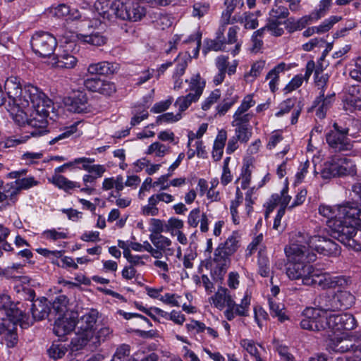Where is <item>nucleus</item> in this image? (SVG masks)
Returning a JSON list of instances; mask_svg holds the SVG:
<instances>
[{
    "label": "nucleus",
    "instance_id": "1",
    "mask_svg": "<svg viewBox=\"0 0 361 361\" xmlns=\"http://www.w3.org/2000/svg\"><path fill=\"white\" fill-rule=\"evenodd\" d=\"M9 98L8 111L13 120L18 126L30 128L23 136L11 139L13 145L25 142L30 136L39 137L47 134L49 109L51 101L37 87L32 85L21 87L20 79L16 77L8 78L4 85Z\"/></svg>",
    "mask_w": 361,
    "mask_h": 361
},
{
    "label": "nucleus",
    "instance_id": "2",
    "mask_svg": "<svg viewBox=\"0 0 361 361\" xmlns=\"http://www.w3.org/2000/svg\"><path fill=\"white\" fill-rule=\"evenodd\" d=\"M286 252L290 262L286 268V274L291 280L301 279L303 285L316 286L322 289L345 287L347 279L343 276H331L324 273L320 274L310 263L314 262L317 255L307 249L305 245L293 243Z\"/></svg>",
    "mask_w": 361,
    "mask_h": 361
},
{
    "label": "nucleus",
    "instance_id": "3",
    "mask_svg": "<svg viewBox=\"0 0 361 361\" xmlns=\"http://www.w3.org/2000/svg\"><path fill=\"white\" fill-rule=\"evenodd\" d=\"M95 16L102 19L94 18L90 21V27H98L107 21H111L115 18L121 20L138 21L146 15V8L140 3L133 0H116L112 3L109 1H98L94 4Z\"/></svg>",
    "mask_w": 361,
    "mask_h": 361
},
{
    "label": "nucleus",
    "instance_id": "4",
    "mask_svg": "<svg viewBox=\"0 0 361 361\" xmlns=\"http://www.w3.org/2000/svg\"><path fill=\"white\" fill-rule=\"evenodd\" d=\"M303 319L300 326L303 329L313 331H326L336 334L343 330H352L357 326L355 317L349 313L322 316L319 312L313 308H306L303 311Z\"/></svg>",
    "mask_w": 361,
    "mask_h": 361
},
{
    "label": "nucleus",
    "instance_id": "5",
    "mask_svg": "<svg viewBox=\"0 0 361 361\" xmlns=\"http://www.w3.org/2000/svg\"><path fill=\"white\" fill-rule=\"evenodd\" d=\"M356 171V165L352 159L334 155L324 164L320 176L328 180L336 176H353Z\"/></svg>",
    "mask_w": 361,
    "mask_h": 361
},
{
    "label": "nucleus",
    "instance_id": "6",
    "mask_svg": "<svg viewBox=\"0 0 361 361\" xmlns=\"http://www.w3.org/2000/svg\"><path fill=\"white\" fill-rule=\"evenodd\" d=\"M297 240L299 244H306L307 249L310 252L316 251L319 254L328 257H336L340 255L339 245L331 238L320 234L312 236L301 235Z\"/></svg>",
    "mask_w": 361,
    "mask_h": 361
},
{
    "label": "nucleus",
    "instance_id": "7",
    "mask_svg": "<svg viewBox=\"0 0 361 361\" xmlns=\"http://www.w3.org/2000/svg\"><path fill=\"white\" fill-rule=\"evenodd\" d=\"M288 8L283 5V0H276L271 9L269 11L267 20V27L271 35L280 37L284 33L281 27L283 22L288 17Z\"/></svg>",
    "mask_w": 361,
    "mask_h": 361
},
{
    "label": "nucleus",
    "instance_id": "8",
    "mask_svg": "<svg viewBox=\"0 0 361 361\" xmlns=\"http://www.w3.org/2000/svg\"><path fill=\"white\" fill-rule=\"evenodd\" d=\"M33 51L41 57L50 56L56 47V38L48 32L35 33L30 41Z\"/></svg>",
    "mask_w": 361,
    "mask_h": 361
},
{
    "label": "nucleus",
    "instance_id": "9",
    "mask_svg": "<svg viewBox=\"0 0 361 361\" xmlns=\"http://www.w3.org/2000/svg\"><path fill=\"white\" fill-rule=\"evenodd\" d=\"M331 130L326 135V139L329 147L334 152H345L350 150L353 147L350 139L347 137L348 129H341L336 123L333 125Z\"/></svg>",
    "mask_w": 361,
    "mask_h": 361
},
{
    "label": "nucleus",
    "instance_id": "10",
    "mask_svg": "<svg viewBox=\"0 0 361 361\" xmlns=\"http://www.w3.org/2000/svg\"><path fill=\"white\" fill-rule=\"evenodd\" d=\"M329 228L331 230L332 235L341 243L346 242L350 237H355L357 234L355 225L346 220L330 221Z\"/></svg>",
    "mask_w": 361,
    "mask_h": 361
},
{
    "label": "nucleus",
    "instance_id": "11",
    "mask_svg": "<svg viewBox=\"0 0 361 361\" xmlns=\"http://www.w3.org/2000/svg\"><path fill=\"white\" fill-rule=\"evenodd\" d=\"M222 247V246L217 247L215 249L210 263L212 273L219 279L223 277L231 264V255L224 251Z\"/></svg>",
    "mask_w": 361,
    "mask_h": 361
},
{
    "label": "nucleus",
    "instance_id": "12",
    "mask_svg": "<svg viewBox=\"0 0 361 361\" xmlns=\"http://www.w3.org/2000/svg\"><path fill=\"white\" fill-rule=\"evenodd\" d=\"M64 104L69 111L82 114L90 111L87 94L83 91H75L64 99Z\"/></svg>",
    "mask_w": 361,
    "mask_h": 361
},
{
    "label": "nucleus",
    "instance_id": "13",
    "mask_svg": "<svg viewBox=\"0 0 361 361\" xmlns=\"http://www.w3.org/2000/svg\"><path fill=\"white\" fill-rule=\"evenodd\" d=\"M238 61L233 60L231 63L228 61V57L221 55L215 60V66L218 70V73L214 75L213 82L215 85H219L224 80L226 73L229 75H233L236 72Z\"/></svg>",
    "mask_w": 361,
    "mask_h": 361
},
{
    "label": "nucleus",
    "instance_id": "14",
    "mask_svg": "<svg viewBox=\"0 0 361 361\" xmlns=\"http://www.w3.org/2000/svg\"><path fill=\"white\" fill-rule=\"evenodd\" d=\"M28 298L27 300L31 302V313L32 317V323L35 320H42L47 317L50 312V307L47 300L44 298L37 299L33 302L35 293L32 289L26 290Z\"/></svg>",
    "mask_w": 361,
    "mask_h": 361
},
{
    "label": "nucleus",
    "instance_id": "15",
    "mask_svg": "<svg viewBox=\"0 0 361 361\" xmlns=\"http://www.w3.org/2000/svg\"><path fill=\"white\" fill-rule=\"evenodd\" d=\"M360 334L357 336L350 338H336L331 339L328 343V348L330 350L336 353H343L352 350L360 349L361 346Z\"/></svg>",
    "mask_w": 361,
    "mask_h": 361
},
{
    "label": "nucleus",
    "instance_id": "16",
    "mask_svg": "<svg viewBox=\"0 0 361 361\" xmlns=\"http://www.w3.org/2000/svg\"><path fill=\"white\" fill-rule=\"evenodd\" d=\"M344 110L353 112L361 109V86L351 85L342 98Z\"/></svg>",
    "mask_w": 361,
    "mask_h": 361
},
{
    "label": "nucleus",
    "instance_id": "17",
    "mask_svg": "<svg viewBox=\"0 0 361 361\" xmlns=\"http://www.w3.org/2000/svg\"><path fill=\"white\" fill-rule=\"evenodd\" d=\"M251 303V295L246 292L243 298L240 300V302H236L231 306L226 307V310L224 314L228 321L234 319L235 316L245 317L249 315L250 306Z\"/></svg>",
    "mask_w": 361,
    "mask_h": 361
},
{
    "label": "nucleus",
    "instance_id": "18",
    "mask_svg": "<svg viewBox=\"0 0 361 361\" xmlns=\"http://www.w3.org/2000/svg\"><path fill=\"white\" fill-rule=\"evenodd\" d=\"M6 314L14 324H19L22 328H27L32 324V319L25 313L24 305L22 302L13 303Z\"/></svg>",
    "mask_w": 361,
    "mask_h": 361
},
{
    "label": "nucleus",
    "instance_id": "19",
    "mask_svg": "<svg viewBox=\"0 0 361 361\" xmlns=\"http://www.w3.org/2000/svg\"><path fill=\"white\" fill-rule=\"evenodd\" d=\"M76 326L74 314L68 316L59 317L54 323V333L58 337L63 338L70 334Z\"/></svg>",
    "mask_w": 361,
    "mask_h": 361
},
{
    "label": "nucleus",
    "instance_id": "20",
    "mask_svg": "<svg viewBox=\"0 0 361 361\" xmlns=\"http://www.w3.org/2000/svg\"><path fill=\"white\" fill-rule=\"evenodd\" d=\"M335 96L334 92L329 94L326 96H325L324 94H323L322 96H321V94H318L312 105V108L315 109V114L317 118L320 119L325 118L328 109L335 101Z\"/></svg>",
    "mask_w": 361,
    "mask_h": 361
},
{
    "label": "nucleus",
    "instance_id": "21",
    "mask_svg": "<svg viewBox=\"0 0 361 361\" xmlns=\"http://www.w3.org/2000/svg\"><path fill=\"white\" fill-rule=\"evenodd\" d=\"M209 302L219 310L235 303L228 288L219 287L217 291L209 298Z\"/></svg>",
    "mask_w": 361,
    "mask_h": 361
},
{
    "label": "nucleus",
    "instance_id": "22",
    "mask_svg": "<svg viewBox=\"0 0 361 361\" xmlns=\"http://www.w3.org/2000/svg\"><path fill=\"white\" fill-rule=\"evenodd\" d=\"M314 304L317 307L312 308L318 310L322 316L328 315L327 312L338 310L337 305L338 303H336L335 295H319L315 298Z\"/></svg>",
    "mask_w": 361,
    "mask_h": 361
},
{
    "label": "nucleus",
    "instance_id": "23",
    "mask_svg": "<svg viewBox=\"0 0 361 361\" xmlns=\"http://www.w3.org/2000/svg\"><path fill=\"white\" fill-rule=\"evenodd\" d=\"M340 219L355 225L361 221V208L355 203L340 205Z\"/></svg>",
    "mask_w": 361,
    "mask_h": 361
},
{
    "label": "nucleus",
    "instance_id": "24",
    "mask_svg": "<svg viewBox=\"0 0 361 361\" xmlns=\"http://www.w3.org/2000/svg\"><path fill=\"white\" fill-rule=\"evenodd\" d=\"M119 68L116 63L102 61L97 63H92L88 66L87 71L92 75H111L116 73Z\"/></svg>",
    "mask_w": 361,
    "mask_h": 361
},
{
    "label": "nucleus",
    "instance_id": "25",
    "mask_svg": "<svg viewBox=\"0 0 361 361\" xmlns=\"http://www.w3.org/2000/svg\"><path fill=\"white\" fill-rule=\"evenodd\" d=\"M53 60L54 61L53 65L58 68H73L78 62L76 57L68 53L67 49H63L57 54Z\"/></svg>",
    "mask_w": 361,
    "mask_h": 361
},
{
    "label": "nucleus",
    "instance_id": "26",
    "mask_svg": "<svg viewBox=\"0 0 361 361\" xmlns=\"http://www.w3.org/2000/svg\"><path fill=\"white\" fill-rule=\"evenodd\" d=\"M94 331H84L78 329V332L72 338L71 344L75 350H79L87 345L92 340L94 339Z\"/></svg>",
    "mask_w": 361,
    "mask_h": 361
},
{
    "label": "nucleus",
    "instance_id": "27",
    "mask_svg": "<svg viewBox=\"0 0 361 361\" xmlns=\"http://www.w3.org/2000/svg\"><path fill=\"white\" fill-rule=\"evenodd\" d=\"M98 317V312L95 310H90L85 313L81 318L76 322L78 329L84 331H94L93 328L96 324Z\"/></svg>",
    "mask_w": 361,
    "mask_h": 361
},
{
    "label": "nucleus",
    "instance_id": "28",
    "mask_svg": "<svg viewBox=\"0 0 361 361\" xmlns=\"http://www.w3.org/2000/svg\"><path fill=\"white\" fill-rule=\"evenodd\" d=\"M49 181L59 189L63 190L66 192L75 188H79L80 185L79 183L68 180L65 176L60 174H54Z\"/></svg>",
    "mask_w": 361,
    "mask_h": 361
},
{
    "label": "nucleus",
    "instance_id": "29",
    "mask_svg": "<svg viewBox=\"0 0 361 361\" xmlns=\"http://www.w3.org/2000/svg\"><path fill=\"white\" fill-rule=\"evenodd\" d=\"M25 173V171H14L11 173L12 178H16V180L14 182L20 191L21 190H28L34 186L37 185L39 183L33 176H27L23 178H20V175H23Z\"/></svg>",
    "mask_w": 361,
    "mask_h": 361
},
{
    "label": "nucleus",
    "instance_id": "30",
    "mask_svg": "<svg viewBox=\"0 0 361 361\" xmlns=\"http://www.w3.org/2000/svg\"><path fill=\"white\" fill-rule=\"evenodd\" d=\"M319 214L326 219V224L329 227L330 221H339L340 219V205L330 206L327 204H320L318 208Z\"/></svg>",
    "mask_w": 361,
    "mask_h": 361
},
{
    "label": "nucleus",
    "instance_id": "31",
    "mask_svg": "<svg viewBox=\"0 0 361 361\" xmlns=\"http://www.w3.org/2000/svg\"><path fill=\"white\" fill-rule=\"evenodd\" d=\"M226 139V131L224 129L219 130L213 145L212 157L214 161L221 159Z\"/></svg>",
    "mask_w": 361,
    "mask_h": 361
},
{
    "label": "nucleus",
    "instance_id": "32",
    "mask_svg": "<svg viewBox=\"0 0 361 361\" xmlns=\"http://www.w3.org/2000/svg\"><path fill=\"white\" fill-rule=\"evenodd\" d=\"M51 13L56 18H65L66 20H75L79 18L78 11L76 10H71L66 4H59L57 6L51 7Z\"/></svg>",
    "mask_w": 361,
    "mask_h": 361
},
{
    "label": "nucleus",
    "instance_id": "33",
    "mask_svg": "<svg viewBox=\"0 0 361 361\" xmlns=\"http://www.w3.org/2000/svg\"><path fill=\"white\" fill-rule=\"evenodd\" d=\"M191 61V56L188 52L180 53L174 59L176 67L173 74V78H180L185 71L188 63Z\"/></svg>",
    "mask_w": 361,
    "mask_h": 361
},
{
    "label": "nucleus",
    "instance_id": "34",
    "mask_svg": "<svg viewBox=\"0 0 361 361\" xmlns=\"http://www.w3.org/2000/svg\"><path fill=\"white\" fill-rule=\"evenodd\" d=\"M149 239L152 244L159 250L165 252L166 255H172L173 249L170 248L171 240L162 235L150 234Z\"/></svg>",
    "mask_w": 361,
    "mask_h": 361
},
{
    "label": "nucleus",
    "instance_id": "35",
    "mask_svg": "<svg viewBox=\"0 0 361 361\" xmlns=\"http://www.w3.org/2000/svg\"><path fill=\"white\" fill-rule=\"evenodd\" d=\"M287 65L281 62L272 68L267 75L266 79L270 80L269 85L271 91L274 92L277 89L279 74L286 69Z\"/></svg>",
    "mask_w": 361,
    "mask_h": 361
},
{
    "label": "nucleus",
    "instance_id": "36",
    "mask_svg": "<svg viewBox=\"0 0 361 361\" xmlns=\"http://www.w3.org/2000/svg\"><path fill=\"white\" fill-rule=\"evenodd\" d=\"M185 82L189 83L190 93L200 99L205 87V81L200 75L195 74L191 77L190 80H186Z\"/></svg>",
    "mask_w": 361,
    "mask_h": 361
},
{
    "label": "nucleus",
    "instance_id": "37",
    "mask_svg": "<svg viewBox=\"0 0 361 361\" xmlns=\"http://www.w3.org/2000/svg\"><path fill=\"white\" fill-rule=\"evenodd\" d=\"M72 38H77L78 40L94 45V46H102L106 42V38L99 34V32L92 33L88 35L82 34H71Z\"/></svg>",
    "mask_w": 361,
    "mask_h": 361
},
{
    "label": "nucleus",
    "instance_id": "38",
    "mask_svg": "<svg viewBox=\"0 0 361 361\" xmlns=\"http://www.w3.org/2000/svg\"><path fill=\"white\" fill-rule=\"evenodd\" d=\"M80 123V121H77L69 126L65 127L61 130V133L52 137L49 141V144L52 145L56 143H63L65 140L69 138L73 134L76 133L77 127Z\"/></svg>",
    "mask_w": 361,
    "mask_h": 361
},
{
    "label": "nucleus",
    "instance_id": "39",
    "mask_svg": "<svg viewBox=\"0 0 361 361\" xmlns=\"http://www.w3.org/2000/svg\"><path fill=\"white\" fill-rule=\"evenodd\" d=\"M336 301L338 310L343 308H348L352 306L355 302V297L350 292L347 290H340L335 294Z\"/></svg>",
    "mask_w": 361,
    "mask_h": 361
},
{
    "label": "nucleus",
    "instance_id": "40",
    "mask_svg": "<svg viewBox=\"0 0 361 361\" xmlns=\"http://www.w3.org/2000/svg\"><path fill=\"white\" fill-rule=\"evenodd\" d=\"M258 273L262 277H269L271 274L269 258L263 249L258 252Z\"/></svg>",
    "mask_w": 361,
    "mask_h": 361
},
{
    "label": "nucleus",
    "instance_id": "41",
    "mask_svg": "<svg viewBox=\"0 0 361 361\" xmlns=\"http://www.w3.org/2000/svg\"><path fill=\"white\" fill-rule=\"evenodd\" d=\"M68 299L64 295H59L52 303V308L59 314V317L68 316Z\"/></svg>",
    "mask_w": 361,
    "mask_h": 361
},
{
    "label": "nucleus",
    "instance_id": "42",
    "mask_svg": "<svg viewBox=\"0 0 361 361\" xmlns=\"http://www.w3.org/2000/svg\"><path fill=\"white\" fill-rule=\"evenodd\" d=\"M253 114L237 109L233 116L232 126L244 125L250 126V121L253 117Z\"/></svg>",
    "mask_w": 361,
    "mask_h": 361
},
{
    "label": "nucleus",
    "instance_id": "43",
    "mask_svg": "<svg viewBox=\"0 0 361 361\" xmlns=\"http://www.w3.org/2000/svg\"><path fill=\"white\" fill-rule=\"evenodd\" d=\"M238 237L237 233L233 232L228 237L225 242L219 244L218 247L226 251L231 256L237 251L238 247Z\"/></svg>",
    "mask_w": 361,
    "mask_h": 361
},
{
    "label": "nucleus",
    "instance_id": "44",
    "mask_svg": "<svg viewBox=\"0 0 361 361\" xmlns=\"http://www.w3.org/2000/svg\"><path fill=\"white\" fill-rule=\"evenodd\" d=\"M271 314L272 317H276L281 322L288 319V316L283 312V305L276 302L274 299L268 300Z\"/></svg>",
    "mask_w": 361,
    "mask_h": 361
},
{
    "label": "nucleus",
    "instance_id": "45",
    "mask_svg": "<svg viewBox=\"0 0 361 361\" xmlns=\"http://www.w3.org/2000/svg\"><path fill=\"white\" fill-rule=\"evenodd\" d=\"M235 128V136L240 142L246 143L252 137V127L250 126L237 125Z\"/></svg>",
    "mask_w": 361,
    "mask_h": 361
},
{
    "label": "nucleus",
    "instance_id": "46",
    "mask_svg": "<svg viewBox=\"0 0 361 361\" xmlns=\"http://www.w3.org/2000/svg\"><path fill=\"white\" fill-rule=\"evenodd\" d=\"M199 98L188 93L185 96L178 97L174 105L178 109L179 113L185 111L193 102L198 101Z\"/></svg>",
    "mask_w": 361,
    "mask_h": 361
},
{
    "label": "nucleus",
    "instance_id": "47",
    "mask_svg": "<svg viewBox=\"0 0 361 361\" xmlns=\"http://www.w3.org/2000/svg\"><path fill=\"white\" fill-rule=\"evenodd\" d=\"M329 79V74L323 73L322 71H315L314 83L317 90L319 91L318 94H321V96H322L323 94L325 93Z\"/></svg>",
    "mask_w": 361,
    "mask_h": 361
},
{
    "label": "nucleus",
    "instance_id": "48",
    "mask_svg": "<svg viewBox=\"0 0 361 361\" xmlns=\"http://www.w3.org/2000/svg\"><path fill=\"white\" fill-rule=\"evenodd\" d=\"M238 30L239 27L238 26L231 27L227 33V39L226 40L225 39L226 44H231L235 43V48L231 51V54L234 56L239 53L241 47V42H238L237 39Z\"/></svg>",
    "mask_w": 361,
    "mask_h": 361
},
{
    "label": "nucleus",
    "instance_id": "49",
    "mask_svg": "<svg viewBox=\"0 0 361 361\" xmlns=\"http://www.w3.org/2000/svg\"><path fill=\"white\" fill-rule=\"evenodd\" d=\"M170 147L159 142L152 143L146 151L147 154H154L157 157H163L169 152Z\"/></svg>",
    "mask_w": 361,
    "mask_h": 361
},
{
    "label": "nucleus",
    "instance_id": "50",
    "mask_svg": "<svg viewBox=\"0 0 361 361\" xmlns=\"http://www.w3.org/2000/svg\"><path fill=\"white\" fill-rule=\"evenodd\" d=\"M240 346L255 358V361H258V358H262L257 347V343L251 339L244 338L240 341Z\"/></svg>",
    "mask_w": 361,
    "mask_h": 361
},
{
    "label": "nucleus",
    "instance_id": "51",
    "mask_svg": "<svg viewBox=\"0 0 361 361\" xmlns=\"http://www.w3.org/2000/svg\"><path fill=\"white\" fill-rule=\"evenodd\" d=\"M237 0H225L224 4L226 9L223 11L221 21L224 25H228L231 23V17L236 6Z\"/></svg>",
    "mask_w": 361,
    "mask_h": 361
},
{
    "label": "nucleus",
    "instance_id": "52",
    "mask_svg": "<svg viewBox=\"0 0 361 361\" xmlns=\"http://www.w3.org/2000/svg\"><path fill=\"white\" fill-rule=\"evenodd\" d=\"M209 8L210 5L207 2H195L192 6V16L200 19L208 13Z\"/></svg>",
    "mask_w": 361,
    "mask_h": 361
},
{
    "label": "nucleus",
    "instance_id": "53",
    "mask_svg": "<svg viewBox=\"0 0 361 361\" xmlns=\"http://www.w3.org/2000/svg\"><path fill=\"white\" fill-rule=\"evenodd\" d=\"M154 20L155 26L161 30H165L171 26L173 21L171 18L167 14L161 12L156 13Z\"/></svg>",
    "mask_w": 361,
    "mask_h": 361
},
{
    "label": "nucleus",
    "instance_id": "54",
    "mask_svg": "<svg viewBox=\"0 0 361 361\" xmlns=\"http://www.w3.org/2000/svg\"><path fill=\"white\" fill-rule=\"evenodd\" d=\"M291 200V197L288 195V187H285L281 192V195L274 194L271 196V202L274 205L278 204L280 206L286 207Z\"/></svg>",
    "mask_w": 361,
    "mask_h": 361
},
{
    "label": "nucleus",
    "instance_id": "55",
    "mask_svg": "<svg viewBox=\"0 0 361 361\" xmlns=\"http://www.w3.org/2000/svg\"><path fill=\"white\" fill-rule=\"evenodd\" d=\"M236 102V97L224 98L216 106V114L220 116H224Z\"/></svg>",
    "mask_w": 361,
    "mask_h": 361
},
{
    "label": "nucleus",
    "instance_id": "56",
    "mask_svg": "<svg viewBox=\"0 0 361 361\" xmlns=\"http://www.w3.org/2000/svg\"><path fill=\"white\" fill-rule=\"evenodd\" d=\"M221 97V91L219 89H215L209 94L207 97L202 102V109L204 111L209 110Z\"/></svg>",
    "mask_w": 361,
    "mask_h": 361
},
{
    "label": "nucleus",
    "instance_id": "57",
    "mask_svg": "<svg viewBox=\"0 0 361 361\" xmlns=\"http://www.w3.org/2000/svg\"><path fill=\"white\" fill-rule=\"evenodd\" d=\"M296 103L295 98H288L279 105V110L275 113V116L281 117L290 112L294 108Z\"/></svg>",
    "mask_w": 361,
    "mask_h": 361
},
{
    "label": "nucleus",
    "instance_id": "58",
    "mask_svg": "<svg viewBox=\"0 0 361 361\" xmlns=\"http://www.w3.org/2000/svg\"><path fill=\"white\" fill-rule=\"evenodd\" d=\"M340 19L341 18L337 16H331L329 18L323 21L319 25L314 26L315 32L317 34H323L329 31L335 23L338 22Z\"/></svg>",
    "mask_w": 361,
    "mask_h": 361
},
{
    "label": "nucleus",
    "instance_id": "59",
    "mask_svg": "<svg viewBox=\"0 0 361 361\" xmlns=\"http://www.w3.org/2000/svg\"><path fill=\"white\" fill-rule=\"evenodd\" d=\"M19 192L20 190L18 186L16 185L15 182H13L11 184H7L4 187L3 193L5 195L6 200L14 203L16 201L17 195L19 194Z\"/></svg>",
    "mask_w": 361,
    "mask_h": 361
},
{
    "label": "nucleus",
    "instance_id": "60",
    "mask_svg": "<svg viewBox=\"0 0 361 361\" xmlns=\"http://www.w3.org/2000/svg\"><path fill=\"white\" fill-rule=\"evenodd\" d=\"M182 118L180 113H177L176 114H174L172 112H168L163 114L157 118V124H162V123H174L177 122L179 120H180Z\"/></svg>",
    "mask_w": 361,
    "mask_h": 361
},
{
    "label": "nucleus",
    "instance_id": "61",
    "mask_svg": "<svg viewBox=\"0 0 361 361\" xmlns=\"http://www.w3.org/2000/svg\"><path fill=\"white\" fill-rule=\"evenodd\" d=\"M331 1L332 0L320 1L318 9L311 13L314 20H317L326 14L331 6Z\"/></svg>",
    "mask_w": 361,
    "mask_h": 361
},
{
    "label": "nucleus",
    "instance_id": "62",
    "mask_svg": "<svg viewBox=\"0 0 361 361\" xmlns=\"http://www.w3.org/2000/svg\"><path fill=\"white\" fill-rule=\"evenodd\" d=\"M184 223L182 220L177 218H170L166 224V231L169 232L172 235H175L176 231H180L183 227Z\"/></svg>",
    "mask_w": 361,
    "mask_h": 361
},
{
    "label": "nucleus",
    "instance_id": "63",
    "mask_svg": "<svg viewBox=\"0 0 361 361\" xmlns=\"http://www.w3.org/2000/svg\"><path fill=\"white\" fill-rule=\"evenodd\" d=\"M264 61H258L254 63L251 67L250 72L245 75V79L248 80L250 77H252L253 79L256 78L257 76L260 75V73L264 68Z\"/></svg>",
    "mask_w": 361,
    "mask_h": 361
},
{
    "label": "nucleus",
    "instance_id": "64",
    "mask_svg": "<svg viewBox=\"0 0 361 361\" xmlns=\"http://www.w3.org/2000/svg\"><path fill=\"white\" fill-rule=\"evenodd\" d=\"M130 346L128 345L123 344L118 347L114 354L115 358L118 361H130Z\"/></svg>",
    "mask_w": 361,
    "mask_h": 361
}]
</instances>
